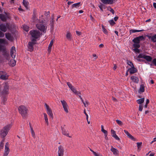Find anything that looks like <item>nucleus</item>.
I'll return each instance as SVG.
<instances>
[{"mask_svg":"<svg viewBox=\"0 0 156 156\" xmlns=\"http://www.w3.org/2000/svg\"><path fill=\"white\" fill-rule=\"evenodd\" d=\"M128 71H129V73L131 74H134L136 73L137 71V69L134 67L129 68Z\"/></svg>","mask_w":156,"mask_h":156,"instance_id":"17","label":"nucleus"},{"mask_svg":"<svg viewBox=\"0 0 156 156\" xmlns=\"http://www.w3.org/2000/svg\"><path fill=\"white\" fill-rule=\"evenodd\" d=\"M4 36V34L0 30V37H3Z\"/></svg>","mask_w":156,"mask_h":156,"instance_id":"55","label":"nucleus"},{"mask_svg":"<svg viewBox=\"0 0 156 156\" xmlns=\"http://www.w3.org/2000/svg\"><path fill=\"white\" fill-rule=\"evenodd\" d=\"M127 64L130 66L131 68L134 67L133 64L132 62L129 61H127Z\"/></svg>","mask_w":156,"mask_h":156,"instance_id":"38","label":"nucleus"},{"mask_svg":"<svg viewBox=\"0 0 156 156\" xmlns=\"http://www.w3.org/2000/svg\"><path fill=\"white\" fill-rule=\"evenodd\" d=\"M38 21V23L36 25L37 27L41 31L45 33L46 31L47 27L44 25L46 24L47 21H46L45 20H40Z\"/></svg>","mask_w":156,"mask_h":156,"instance_id":"1","label":"nucleus"},{"mask_svg":"<svg viewBox=\"0 0 156 156\" xmlns=\"http://www.w3.org/2000/svg\"><path fill=\"white\" fill-rule=\"evenodd\" d=\"M116 121L118 124L120 126H122L123 124V123L120 120L117 119L116 120Z\"/></svg>","mask_w":156,"mask_h":156,"instance_id":"42","label":"nucleus"},{"mask_svg":"<svg viewBox=\"0 0 156 156\" xmlns=\"http://www.w3.org/2000/svg\"><path fill=\"white\" fill-rule=\"evenodd\" d=\"M11 127V125H9L5 126L0 131V136L1 138L4 140V138L7 135Z\"/></svg>","mask_w":156,"mask_h":156,"instance_id":"2","label":"nucleus"},{"mask_svg":"<svg viewBox=\"0 0 156 156\" xmlns=\"http://www.w3.org/2000/svg\"><path fill=\"white\" fill-rule=\"evenodd\" d=\"M101 2L105 4H108V0H101Z\"/></svg>","mask_w":156,"mask_h":156,"instance_id":"52","label":"nucleus"},{"mask_svg":"<svg viewBox=\"0 0 156 156\" xmlns=\"http://www.w3.org/2000/svg\"><path fill=\"white\" fill-rule=\"evenodd\" d=\"M133 50L135 52L138 53L140 52V50L137 48H135L133 49Z\"/></svg>","mask_w":156,"mask_h":156,"instance_id":"54","label":"nucleus"},{"mask_svg":"<svg viewBox=\"0 0 156 156\" xmlns=\"http://www.w3.org/2000/svg\"><path fill=\"white\" fill-rule=\"evenodd\" d=\"M90 18L91 20L92 21L94 22L95 21V19L93 18V17L91 15H90Z\"/></svg>","mask_w":156,"mask_h":156,"instance_id":"58","label":"nucleus"},{"mask_svg":"<svg viewBox=\"0 0 156 156\" xmlns=\"http://www.w3.org/2000/svg\"><path fill=\"white\" fill-rule=\"evenodd\" d=\"M133 46L135 48H140V45L139 44V43H134L133 44Z\"/></svg>","mask_w":156,"mask_h":156,"instance_id":"43","label":"nucleus"},{"mask_svg":"<svg viewBox=\"0 0 156 156\" xmlns=\"http://www.w3.org/2000/svg\"><path fill=\"white\" fill-rule=\"evenodd\" d=\"M80 2H78L76 3H75L73 4L72 5V9H73L74 8H77L79 7L80 6Z\"/></svg>","mask_w":156,"mask_h":156,"instance_id":"25","label":"nucleus"},{"mask_svg":"<svg viewBox=\"0 0 156 156\" xmlns=\"http://www.w3.org/2000/svg\"><path fill=\"white\" fill-rule=\"evenodd\" d=\"M128 137L130 139L132 140H135V138L130 133L128 135H127Z\"/></svg>","mask_w":156,"mask_h":156,"instance_id":"40","label":"nucleus"},{"mask_svg":"<svg viewBox=\"0 0 156 156\" xmlns=\"http://www.w3.org/2000/svg\"><path fill=\"white\" fill-rule=\"evenodd\" d=\"M4 140L3 139L0 144V151H1L3 149L4 147Z\"/></svg>","mask_w":156,"mask_h":156,"instance_id":"30","label":"nucleus"},{"mask_svg":"<svg viewBox=\"0 0 156 156\" xmlns=\"http://www.w3.org/2000/svg\"><path fill=\"white\" fill-rule=\"evenodd\" d=\"M144 101V98H141L139 99H138L136 101V102L138 104L141 105L143 103Z\"/></svg>","mask_w":156,"mask_h":156,"instance_id":"28","label":"nucleus"},{"mask_svg":"<svg viewBox=\"0 0 156 156\" xmlns=\"http://www.w3.org/2000/svg\"><path fill=\"white\" fill-rule=\"evenodd\" d=\"M144 91V86L143 84H141L140 86L139 90L138 92L139 93H142Z\"/></svg>","mask_w":156,"mask_h":156,"instance_id":"27","label":"nucleus"},{"mask_svg":"<svg viewBox=\"0 0 156 156\" xmlns=\"http://www.w3.org/2000/svg\"><path fill=\"white\" fill-rule=\"evenodd\" d=\"M104 46V45L102 44H101L99 45V47L100 48H103Z\"/></svg>","mask_w":156,"mask_h":156,"instance_id":"64","label":"nucleus"},{"mask_svg":"<svg viewBox=\"0 0 156 156\" xmlns=\"http://www.w3.org/2000/svg\"><path fill=\"white\" fill-rule=\"evenodd\" d=\"M51 46H49V45L48 46V51L49 53L51 51Z\"/></svg>","mask_w":156,"mask_h":156,"instance_id":"61","label":"nucleus"},{"mask_svg":"<svg viewBox=\"0 0 156 156\" xmlns=\"http://www.w3.org/2000/svg\"><path fill=\"white\" fill-rule=\"evenodd\" d=\"M66 37L69 40H71L72 39L71 35L70 33L69 32L67 33Z\"/></svg>","mask_w":156,"mask_h":156,"instance_id":"32","label":"nucleus"},{"mask_svg":"<svg viewBox=\"0 0 156 156\" xmlns=\"http://www.w3.org/2000/svg\"><path fill=\"white\" fill-rule=\"evenodd\" d=\"M23 27L24 30L27 32L29 31V27L28 26L24 25H23Z\"/></svg>","mask_w":156,"mask_h":156,"instance_id":"37","label":"nucleus"},{"mask_svg":"<svg viewBox=\"0 0 156 156\" xmlns=\"http://www.w3.org/2000/svg\"><path fill=\"white\" fill-rule=\"evenodd\" d=\"M5 37L7 39L10 41H12V37L11 34L9 33H6Z\"/></svg>","mask_w":156,"mask_h":156,"instance_id":"23","label":"nucleus"},{"mask_svg":"<svg viewBox=\"0 0 156 156\" xmlns=\"http://www.w3.org/2000/svg\"><path fill=\"white\" fill-rule=\"evenodd\" d=\"M20 113L23 117H25L27 114L28 109L26 107L23 105H21L18 108Z\"/></svg>","mask_w":156,"mask_h":156,"instance_id":"3","label":"nucleus"},{"mask_svg":"<svg viewBox=\"0 0 156 156\" xmlns=\"http://www.w3.org/2000/svg\"><path fill=\"white\" fill-rule=\"evenodd\" d=\"M143 107L141 105H140L139 107V110L140 111H142L143 110Z\"/></svg>","mask_w":156,"mask_h":156,"instance_id":"51","label":"nucleus"},{"mask_svg":"<svg viewBox=\"0 0 156 156\" xmlns=\"http://www.w3.org/2000/svg\"><path fill=\"white\" fill-rule=\"evenodd\" d=\"M0 18L1 20L3 21H5L6 20V17L2 14H0Z\"/></svg>","mask_w":156,"mask_h":156,"instance_id":"29","label":"nucleus"},{"mask_svg":"<svg viewBox=\"0 0 156 156\" xmlns=\"http://www.w3.org/2000/svg\"><path fill=\"white\" fill-rule=\"evenodd\" d=\"M67 84L69 88L74 94L76 95H79V94H80V92L77 91L76 90V88L74 87L69 82H67Z\"/></svg>","mask_w":156,"mask_h":156,"instance_id":"6","label":"nucleus"},{"mask_svg":"<svg viewBox=\"0 0 156 156\" xmlns=\"http://www.w3.org/2000/svg\"><path fill=\"white\" fill-rule=\"evenodd\" d=\"M102 30L103 32L106 34H107L108 33L107 31V30L105 29L104 26L102 25Z\"/></svg>","mask_w":156,"mask_h":156,"instance_id":"41","label":"nucleus"},{"mask_svg":"<svg viewBox=\"0 0 156 156\" xmlns=\"http://www.w3.org/2000/svg\"><path fill=\"white\" fill-rule=\"evenodd\" d=\"M144 30H130V33H135L136 32H139L143 31Z\"/></svg>","mask_w":156,"mask_h":156,"instance_id":"33","label":"nucleus"},{"mask_svg":"<svg viewBox=\"0 0 156 156\" xmlns=\"http://www.w3.org/2000/svg\"><path fill=\"white\" fill-rule=\"evenodd\" d=\"M113 137L115 138V139L116 140H119V138L117 136V135H115V136H114Z\"/></svg>","mask_w":156,"mask_h":156,"instance_id":"63","label":"nucleus"},{"mask_svg":"<svg viewBox=\"0 0 156 156\" xmlns=\"http://www.w3.org/2000/svg\"><path fill=\"white\" fill-rule=\"evenodd\" d=\"M138 149H139L141 145L142 144V143L141 142H137L136 143Z\"/></svg>","mask_w":156,"mask_h":156,"instance_id":"53","label":"nucleus"},{"mask_svg":"<svg viewBox=\"0 0 156 156\" xmlns=\"http://www.w3.org/2000/svg\"><path fill=\"white\" fill-rule=\"evenodd\" d=\"M131 80L134 82H135L136 83H138L139 79L138 78L135 76H132L131 77Z\"/></svg>","mask_w":156,"mask_h":156,"instance_id":"19","label":"nucleus"},{"mask_svg":"<svg viewBox=\"0 0 156 156\" xmlns=\"http://www.w3.org/2000/svg\"><path fill=\"white\" fill-rule=\"evenodd\" d=\"M16 49L14 46H12L10 49V55L13 58H15L16 57Z\"/></svg>","mask_w":156,"mask_h":156,"instance_id":"13","label":"nucleus"},{"mask_svg":"<svg viewBox=\"0 0 156 156\" xmlns=\"http://www.w3.org/2000/svg\"><path fill=\"white\" fill-rule=\"evenodd\" d=\"M51 20L50 21V25H51V27H52L53 26V24L54 23V18L53 16H52V17L51 18Z\"/></svg>","mask_w":156,"mask_h":156,"instance_id":"34","label":"nucleus"},{"mask_svg":"<svg viewBox=\"0 0 156 156\" xmlns=\"http://www.w3.org/2000/svg\"><path fill=\"white\" fill-rule=\"evenodd\" d=\"M149 39H151V40L154 42H156V34L152 36L149 37Z\"/></svg>","mask_w":156,"mask_h":156,"instance_id":"26","label":"nucleus"},{"mask_svg":"<svg viewBox=\"0 0 156 156\" xmlns=\"http://www.w3.org/2000/svg\"><path fill=\"white\" fill-rule=\"evenodd\" d=\"M9 27V25L7 24L6 25L4 24H2L0 25V30L4 32H5L7 31Z\"/></svg>","mask_w":156,"mask_h":156,"instance_id":"10","label":"nucleus"},{"mask_svg":"<svg viewBox=\"0 0 156 156\" xmlns=\"http://www.w3.org/2000/svg\"><path fill=\"white\" fill-rule=\"evenodd\" d=\"M144 38L143 36H140L135 38L133 41L134 43H139L140 40H141Z\"/></svg>","mask_w":156,"mask_h":156,"instance_id":"15","label":"nucleus"},{"mask_svg":"<svg viewBox=\"0 0 156 156\" xmlns=\"http://www.w3.org/2000/svg\"><path fill=\"white\" fill-rule=\"evenodd\" d=\"M144 58L148 62H151L152 60V58L151 57L145 55Z\"/></svg>","mask_w":156,"mask_h":156,"instance_id":"24","label":"nucleus"},{"mask_svg":"<svg viewBox=\"0 0 156 156\" xmlns=\"http://www.w3.org/2000/svg\"><path fill=\"white\" fill-rule=\"evenodd\" d=\"M111 151L113 153L114 155L118 156L119 154V151L116 148H114L112 146H111Z\"/></svg>","mask_w":156,"mask_h":156,"instance_id":"14","label":"nucleus"},{"mask_svg":"<svg viewBox=\"0 0 156 156\" xmlns=\"http://www.w3.org/2000/svg\"><path fill=\"white\" fill-rule=\"evenodd\" d=\"M84 113L85 114V115H86L87 120V119L88 118V116L87 114L86 113L85 109L84 111Z\"/></svg>","mask_w":156,"mask_h":156,"instance_id":"60","label":"nucleus"},{"mask_svg":"<svg viewBox=\"0 0 156 156\" xmlns=\"http://www.w3.org/2000/svg\"><path fill=\"white\" fill-rule=\"evenodd\" d=\"M8 145L9 143L8 142H7L5 146V151L3 156H7L9 153V149Z\"/></svg>","mask_w":156,"mask_h":156,"instance_id":"11","label":"nucleus"},{"mask_svg":"<svg viewBox=\"0 0 156 156\" xmlns=\"http://www.w3.org/2000/svg\"><path fill=\"white\" fill-rule=\"evenodd\" d=\"M89 102L88 101H86L84 103H83V104L85 107H87L89 105Z\"/></svg>","mask_w":156,"mask_h":156,"instance_id":"48","label":"nucleus"},{"mask_svg":"<svg viewBox=\"0 0 156 156\" xmlns=\"http://www.w3.org/2000/svg\"><path fill=\"white\" fill-rule=\"evenodd\" d=\"M53 40H52L51 41L50 43L49 44V45L52 47V46L53 44Z\"/></svg>","mask_w":156,"mask_h":156,"instance_id":"62","label":"nucleus"},{"mask_svg":"<svg viewBox=\"0 0 156 156\" xmlns=\"http://www.w3.org/2000/svg\"><path fill=\"white\" fill-rule=\"evenodd\" d=\"M76 34L78 36H80L81 34V33L80 32L78 31H76Z\"/></svg>","mask_w":156,"mask_h":156,"instance_id":"59","label":"nucleus"},{"mask_svg":"<svg viewBox=\"0 0 156 156\" xmlns=\"http://www.w3.org/2000/svg\"><path fill=\"white\" fill-rule=\"evenodd\" d=\"M30 35H31L32 39H36L38 38L40 35V32L37 30H31L30 32Z\"/></svg>","mask_w":156,"mask_h":156,"instance_id":"4","label":"nucleus"},{"mask_svg":"<svg viewBox=\"0 0 156 156\" xmlns=\"http://www.w3.org/2000/svg\"><path fill=\"white\" fill-rule=\"evenodd\" d=\"M101 131L104 133L105 135H106L108 134V132L107 131L105 130L104 129V126L102 125L101 126Z\"/></svg>","mask_w":156,"mask_h":156,"instance_id":"31","label":"nucleus"},{"mask_svg":"<svg viewBox=\"0 0 156 156\" xmlns=\"http://www.w3.org/2000/svg\"><path fill=\"white\" fill-rule=\"evenodd\" d=\"M58 156H63L64 154V149L62 146H60L58 147Z\"/></svg>","mask_w":156,"mask_h":156,"instance_id":"12","label":"nucleus"},{"mask_svg":"<svg viewBox=\"0 0 156 156\" xmlns=\"http://www.w3.org/2000/svg\"><path fill=\"white\" fill-rule=\"evenodd\" d=\"M61 102L65 112L67 113H68V106L66 102L64 100H61Z\"/></svg>","mask_w":156,"mask_h":156,"instance_id":"8","label":"nucleus"},{"mask_svg":"<svg viewBox=\"0 0 156 156\" xmlns=\"http://www.w3.org/2000/svg\"><path fill=\"white\" fill-rule=\"evenodd\" d=\"M145 56V55L140 54L138 55L137 58H144Z\"/></svg>","mask_w":156,"mask_h":156,"instance_id":"45","label":"nucleus"},{"mask_svg":"<svg viewBox=\"0 0 156 156\" xmlns=\"http://www.w3.org/2000/svg\"><path fill=\"white\" fill-rule=\"evenodd\" d=\"M0 78L2 80H5L8 78V76L6 75H2L1 76Z\"/></svg>","mask_w":156,"mask_h":156,"instance_id":"44","label":"nucleus"},{"mask_svg":"<svg viewBox=\"0 0 156 156\" xmlns=\"http://www.w3.org/2000/svg\"><path fill=\"white\" fill-rule=\"evenodd\" d=\"M109 22L111 25H113L115 23L113 20H112L109 21Z\"/></svg>","mask_w":156,"mask_h":156,"instance_id":"47","label":"nucleus"},{"mask_svg":"<svg viewBox=\"0 0 156 156\" xmlns=\"http://www.w3.org/2000/svg\"><path fill=\"white\" fill-rule=\"evenodd\" d=\"M43 114L44 115V119L45 122L46 123L47 126H48L49 125V122L48 121V118L47 115L46 113H44Z\"/></svg>","mask_w":156,"mask_h":156,"instance_id":"22","label":"nucleus"},{"mask_svg":"<svg viewBox=\"0 0 156 156\" xmlns=\"http://www.w3.org/2000/svg\"><path fill=\"white\" fill-rule=\"evenodd\" d=\"M111 133L112 134V136L113 137H114V136H115V135H116L115 133V131L112 129V130H111Z\"/></svg>","mask_w":156,"mask_h":156,"instance_id":"49","label":"nucleus"},{"mask_svg":"<svg viewBox=\"0 0 156 156\" xmlns=\"http://www.w3.org/2000/svg\"><path fill=\"white\" fill-rule=\"evenodd\" d=\"M45 106L46 109L47 113L51 118L53 119V115L52 111L51 108L46 103L45 104Z\"/></svg>","mask_w":156,"mask_h":156,"instance_id":"7","label":"nucleus"},{"mask_svg":"<svg viewBox=\"0 0 156 156\" xmlns=\"http://www.w3.org/2000/svg\"><path fill=\"white\" fill-rule=\"evenodd\" d=\"M152 63L155 66H156V58H154L153 59Z\"/></svg>","mask_w":156,"mask_h":156,"instance_id":"57","label":"nucleus"},{"mask_svg":"<svg viewBox=\"0 0 156 156\" xmlns=\"http://www.w3.org/2000/svg\"><path fill=\"white\" fill-rule=\"evenodd\" d=\"M128 137L130 139L132 140H135V138L130 133L128 135H127Z\"/></svg>","mask_w":156,"mask_h":156,"instance_id":"39","label":"nucleus"},{"mask_svg":"<svg viewBox=\"0 0 156 156\" xmlns=\"http://www.w3.org/2000/svg\"><path fill=\"white\" fill-rule=\"evenodd\" d=\"M149 103V100L148 99H147L146 101V103L145 105L144 106V107L145 108L147 107V105Z\"/></svg>","mask_w":156,"mask_h":156,"instance_id":"46","label":"nucleus"},{"mask_svg":"<svg viewBox=\"0 0 156 156\" xmlns=\"http://www.w3.org/2000/svg\"><path fill=\"white\" fill-rule=\"evenodd\" d=\"M115 0H108V4H112Z\"/></svg>","mask_w":156,"mask_h":156,"instance_id":"56","label":"nucleus"},{"mask_svg":"<svg viewBox=\"0 0 156 156\" xmlns=\"http://www.w3.org/2000/svg\"><path fill=\"white\" fill-rule=\"evenodd\" d=\"M9 86L8 84L5 83L4 84V89L2 91L3 94H9Z\"/></svg>","mask_w":156,"mask_h":156,"instance_id":"9","label":"nucleus"},{"mask_svg":"<svg viewBox=\"0 0 156 156\" xmlns=\"http://www.w3.org/2000/svg\"><path fill=\"white\" fill-rule=\"evenodd\" d=\"M90 151L93 153L95 156H102V155L100 154L97 153L96 152H95L91 149H90Z\"/></svg>","mask_w":156,"mask_h":156,"instance_id":"36","label":"nucleus"},{"mask_svg":"<svg viewBox=\"0 0 156 156\" xmlns=\"http://www.w3.org/2000/svg\"><path fill=\"white\" fill-rule=\"evenodd\" d=\"M36 43V39L31 38V41L29 42L28 45V48L29 51H32L34 50L33 46Z\"/></svg>","mask_w":156,"mask_h":156,"instance_id":"5","label":"nucleus"},{"mask_svg":"<svg viewBox=\"0 0 156 156\" xmlns=\"http://www.w3.org/2000/svg\"><path fill=\"white\" fill-rule=\"evenodd\" d=\"M23 3L24 6L27 8L29 4L28 2L25 0H23Z\"/></svg>","mask_w":156,"mask_h":156,"instance_id":"35","label":"nucleus"},{"mask_svg":"<svg viewBox=\"0 0 156 156\" xmlns=\"http://www.w3.org/2000/svg\"><path fill=\"white\" fill-rule=\"evenodd\" d=\"M7 42L4 39L0 38V51L2 50L3 46L1 44H7Z\"/></svg>","mask_w":156,"mask_h":156,"instance_id":"16","label":"nucleus"},{"mask_svg":"<svg viewBox=\"0 0 156 156\" xmlns=\"http://www.w3.org/2000/svg\"><path fill=\"white\" fill-rule=\"evenodd\" d=\"M9 64L11 66H14L16 64V61L14 59H12L11 60L10 62H9Z\"/></svg>","mask_w":156,"mask_h":156,"instance_id":"21","label":"nucleus"},{"mask_svg":"<svg viewBox=\"0 0 156 156\" xmlns=\"http://www.w3.org/2000/svg\"><path fill=\"white\" fill-rule=\"evenodd\" d=\"M30 132H31L32 136L34 138H35L36 137V136H35V133L34 132V131L33 130V127L31 126L30 124Z\"/></svg>","mask_w":156,"mask_h":156,"instance_id":"20","label":"nucleus"},{"mask_svg":"<svg viewBox=\"0 0 156 156\" xmlns=\"http://www.w3.org/2000/svg\"><path fill=\"white\" fill-rule=\"evenodd\" d=\"M62 133L64 135L66 136L69 137L71 138V136H69V131L66 130L64 129H62Z\"/></svg>","mask_w":156,"mask_h":156,"instance_id":"18","label":"nucleus"},{"mask_svg":"<svg viewBox=\"0 0 156 156\" xmlns=\"http://www.w3.org/2000/svg\"><path fill=\"white\" fill-rule=\"evenodd\" d=\"M108 10H109L111 12H112L113 14H114V11L112 8H111V7H109V8H108Z\"/></svg>","mask_w":156,"mask_h":156,"instance_id":"50","label":"nucleus"}]
</instances>
